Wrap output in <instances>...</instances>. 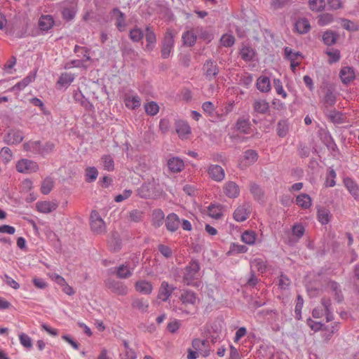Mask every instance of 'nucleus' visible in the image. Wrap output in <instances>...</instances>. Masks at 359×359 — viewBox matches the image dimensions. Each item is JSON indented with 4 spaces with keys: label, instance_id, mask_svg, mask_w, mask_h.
Returning <instances> with one entry per match:
<instances>
[{
    "label": "nucleus",
    "instance_id": "obj_49",
    "mask_svg": "<svg viewBox=\"0 0 359 359\" xmlns=\"http://www.w3.org/2000/svg\"><path fill=\"white\" fill-rule=\"evenodd\" d=\"M76 11L74 7L65 8L62 11V18L67 21L73 20L75 17Z\"/></svg>",
    "mask_w": 359,
    "mask_h": 359
},
{
    "label": "nucleus",
    "instance_id": "obj_13",
    "mask_svg": "<svg viewBox=\"0 0 359 359\" xmlns=\"http://www.w3.org/2000/svg\"><path fill=\"white\" fill-rule=\"evenodd\" d=\"M336 96L332 90L330 88L327 89L325 95L321 100V103L323 104V107L325 108V111L328 109V107H332L336 103Z\"/></svg>",
    "mask_w": 359,
    "mask_h": 359
},
{
    "label": "nucleus",
    "instance_id": "obj_23",
    "mask_svg": "<svg viewBox=\"0 0 359 359\" xmlns=\"http://www.w3.org/2000/svg\"><path fill=\"white\" fill-rule=\"evenodd\" d=\"M36 73L34 72H30L29 75H27L25 78H24L22 81L16 83L12 88V90H22L24 89L27 86H28L31 82H32L35 77H36Z\"/></svg>",
    "mask_w": 359,
    "mask_h": 359
},
{
    "label": "nucleus",
    "instance_id": "obj_26",
    "mask_svg": "<svg viewBox=\"0 0 359 359\" xmlns=\"http://www.w3.org/2000/svg\"><path fill=\"white\" fill-rule=\"evenodd\" d=\"M194 32L197 34V37L198 36L200 39L207 41L208 43L210 42L213 38V33L207 29H204L202 27H197L194 29Z\"/></svg>",
    "mask_w": 359,
    "mask_h": 359
},
{
    "label": "nucleus",
    "instance_id": "obj_47",
    "mask_svg": "<svg viewBox=\"0 0 359 359\" xmlns=\"http://www.w3.org/2000/svg\"><path fill=\"white\" fill-rule=\"evenodd\" d=\"M98 175V171L95 167H88L86 169V181L88 183L94 182Z\"/></svg>",
    "mask_w": 359,
    "mask_h": 359
},
{
    "label": "nucleus",
    "instance_id": "obj_22",
    "mask_svg": "<svg viewBox=\"0 0 359 359\" xmlns=\"http://www.w3.org/2000/svg\"><path fill=\"white\" fill-rule=\"evenodd\" d=\"M344 185L354 197L355 199L359 198V188L357 184L351 178L346 177L344 180Z\"/></svg>",
    "mask_w": 359,
    "mask_h": 359
},
{
    "label": "nucleus",
    "instance_id": "obj_21",
    "mask_svg": "<svg viewBox=\"0 0 359 359\" xmlns=\"http://www.w3.org/2000/svg\"><path fill=\"white\" fill-rule=\"evenodd\" d=\"M57 205L53 202L41 201L36 203V209L43 213H49L55 210Z\"/></svg>",
    "mask_w": 359,
    "mask_h": 359
},
{
    "label": "nucleus",
    "instance_id": "obj_44",
    "mask_svg": "<svg viewBox=\"0 0 359 359\" xmlns=\"http://www.w3.org/2000/svg\"><path fill=\"white\" fill-rule=\"evenodd\" d=\"M309 5L311 10L316 12H320L325 9V0H309Z\"/></svg>",
    "mask_w": 359,
    "mask_h": 359
},
{
    "label": "nucleus",
    "instance_id": "obj_19",
    "mask_svg": "<svg viewBox=\"0 0 359 359\" xmlns=\"http://www.w3.org/2000/svg\"><path fill=\"white\" fill-rule=\"evenodd\" d=\"M325 113L328 118L334 124H341L345 122L346 118L341 111L327 109V111H325Z\"/></svg>",
    "mask_w": 359,
    "mask_h": 359
},
{
    "label": "nucleus",
    "instance_id": "obj_31",
    "mask_svg": "<svg viewBox=\"0 0 359 359\" xmlns=\"http://www.w3.org/2000/svg\"><path fill=\"white\" fill-rule=\"evenodd\" d=\"M54 24V20L50 15H42L39 21V28L43 31L49 30Z\"/></svg>",
    "mask_w": 359,
    "mask_h": 359
},
{
    "label": "nucleus",
    "instance_id": "obj_5",
    "mask_svg": "<svg viewBox=\"0 0 359 359\" xmlns=\"http://www.w3.org/2000/svg\"><path fill=\"white\" fill-rule=\"evenodd\" d=\"M111 13L115 17V26L120 32L126 30L127 27L126 16L118 8H114Z\"/></svg>",
    "mask_w": 359,
    "mask_h": 359
},
{
    "label": "nucleus",
    "instance_id": "obj_25",
    "mask_svg": "<svg viewBox=\"0 0 359 359\" xmlns=\"http://www.w3.org/2000/svg\"><path fill=\"white\" fill-rule=\"evenodd\" d=\"M183 43L187 46H193L196 43L197 39V34L193 30L185 32L182 36Z\"/></svg>",
    "mask_w": 359,
    "mask_h": 359
},
{
    "label": "nucleus",
    "instance_id": "obj_63",
    "mask_svg": "<svg viewBox=\"0 0 359 359\" xmlns=\"http://www.w3.org/2000/svg\"><path fill=\"white\" fill-rule=\"evenodd\" d=\"M143 212L138 210H133L130 212V220L135 222H139L142 220Z\"/></svg>",
    "mask_w": 359,
    "mask_h": 359
},
{
    "label": "nucleus",
    "instance_id": "obj_48",
    "mask_svg": "<svg viewBox=\"0 0 359 359\" xmlns=\"http://www.w3.org/2000/svg\"><path fill=\"white\" fill-rule=\"evenodd\" d=\"M208 215L215 219H219L222 216V206L221 205H215L211 204L208 207Z\"/></svg>",
    "mask_w": 359,
    "mask_h": 359
},
{
    "label": "nucleus",
    "instance_id": "obj_2",
    "mask_svg": "<svg viewBox=\"0 0 359 359\" xmlns=\"http://www.w3.org/2000/svg\"><path fill=\"white\" fill-rule=\"evenodd\" d=\"M200 270V264L198 260L191 259L189 265L185 268L186 273L184 275V281L187 285H191L196 278V275Z\"/></svg>",
    "mask_w": 359,
    "mask_h": 359
},
{
    "label": "nucleus",
    "instance_id": "obj_51",
    "mask_svg": "<svg viewBox=\"0 0 359 359\" xmlns=\"http://www.w3.org/2000/svg\"><path fill=\"white\" fill-rule=\"evenodd\" d=\"M158 110H159V107L154 102H148L145 105V111H146L147 114L149 115L154 116L158 112Z\"/></svg>",
    "mask_w": 359,
    "mask_h": 359
},
{
    "label": "nucleus",
    "instance_id": "obj_46",
    "mask_svg": "<svg viewBox=\"0 0 359 359\" xmlns=\"http://www.w3.org/2000/svg\"><path fill=\"white\" fill-rule=\"evenodd\" d=\"M54 182L50 177H47L42 182L41 191V193L47 195L48 194L53 187Z\"/></svg>",
    "mask_w": 359,
    "mask_h": 359
},
{
    "label": "nucleus",
    "instance_id": "obj_15",
    "mask_svg": "<svg viewBox=\"0 0 359 359\" xmlns=\"http://www.w3.org/2000/svg\"><path fill=\"white\" fill-rule=\"evenodd\" d=\"M294 27L297 32L301 34H306L311 29L310 22L306 18L297 20L295 22Z\"/></svg>",
    "mask_w": 359,
    "mask_h": 359
},
{
    "label": "nucleus",
    "instance_id": "obj_53",
    "mask_svg": "<svg viewBox=\"0 0 359 359\" xmlns=\"http://www.w3.org/2000/svg\"><path fill=\"white\" fill-rule=\"evenodd\" d=\"M132 306L133 308L137 309L140 311L145 313L147 311L149 304L143 302L142 299H135L133 302Z\"/></svg>",
    "mask_w": 359,
    "mask_h": 359
},
{
    "label": "nucleus",
    "instance_id": "obj_30",
    "mask_svg": "<svg viewBox=\"0 0 359 359\" xmlns=\"http://www.w3.org/2000/svg\"><path fill=\"white\" fill-rule=\"evenodd\" d=\"M257 88L262 93H268L271 90V83L269 77L262 76L257 81Z\"/></svg>",
    "mask_w": 359,
    "mask_h": 359
},
{
    "label": "nucleus",
    "instance_id": "obj_55",
    "mask_svg": "<svg viewBox=\"0 0 359 359\" xmlns=\"http://www.w3.org/2000/svg\"><path fill=\"white\" fill-rule=\"evenodd\" d=\"M19 339L20 344L27 348H31L32 347V341L31 338L25 333L19 334Z\"/></svg>",
    "mask_w": 359,
    "mask_h": 359
},
{
    "label": "nucleus",
    "instance_id": "obj_37",
    "mask_svg": "<svg viewBox=\"0 0 359 359\" xmlns=\"http://www.w3.org/2000/svg\"><path fill=\"white\" fill-rule=\"evenodd\" d=\"M136 290L143 294H150L152 290V285L149 282L145 280L137 281L135 285Z\"/></svg>",
    "mask_w": 359,
    "mask_h": 359
},
{
    "label": "nucleus",
    "instance_id": "obj_61",
    "mask_svg": "<svg viewBox=\"0 0 359 359\" xmlns=\"http://www.w3.org/2000/svg\"><path fill=\"white\" fill-rule=\"evenodd\" d=\"M104 167L106 170L110 171L114 170V160L110 155H105L102 157Z\"/></svg>",
    "mask_w": 359,
    "mask_h": 359
},
{
    "label": "nucleus",
    "instance_id": "obj_62",
    "mask_svg": "<svg viewBox=\"0 0 359 359\" xmlns=\"http://www.w3.org/2000/svg\"><path fill=\"white\" fill-rule=\"evenodd\" d=\"M235 39L231 35H223L221 38V43L225 47H231L233 45Z\"/></svg>",
    "mask_w": 359,
    "mask_h": 359
},
{
    "label": "nucleus",
    "instance_id": "obj_54",
    "mask_svg": "<svg viewBox=\"0 0 359 359\" xmlns=\"http://www.w3.org/2000/svg\"><path fill=\"white\" fill-rule=\"evenodd\" d=\"M244 158L250 163H253L257 160L258 154L255 150L248 149L245 151Z\"/></svg>",
    "mask_w": 359,
    "mask_h": 359
},
{
    "label": "nucleus",
    "instance_id": "obj_36",
    "mask_svg": "<svg viewBox=\"0 0 359 359\" xmlns=\"http://www.w3.org/2000/svg\"><path fill=\"white\" fill-rule=\"evenodd\" d=\"M296 203L302 208L307 209L311 205V198L306 194H302L297 196Z\"/></svg>",
    "mask_w": 359,
    "mask_h": 359
},
{
    "label": "nucleus",
    "instance_id": "obj_16",
    "mask_svg": "<svg viewBox=\"0 0 359 359\" xmlns=\"http://www.w3.org/2000/svg\"><path fill=\"white\" fill-rule=\"evenodd\" d=\"M23 148L27 151H31L35 154L42 155V145L41 141H29L23 144Z\"/></svg>",
    "mask_w": 359,
    "mask_h": 359
},
{
    "label": "nucleus",
    "instance_id": "obj_14",
    "mask_svg": "<svg viewBox=\"0 0 359 359\" xmlns=\"http://www.w3.org/2000/svg\"><path fill=\"white\" fill-rule=\"evenodd\" d=\"M180 225V219L175 213L169 214L165 219V226L170 231H175Z\"/></svg>",
    "mask_w": 359,
    "mask_h": 359
},
{
    "label": "nucleus",
    "instance_id": "obj_35",
    "mask_svg": "<svg viewBox=\"0 0 359 359\" xmlns=\"http://www.w3.org/2000/svg\"><path fill=\"white\" fill-rule=\"evenodd\" d=\"M122 55L124 57L130 60H135L138 57V53L129 44H124L121 48Z\"/></svg>",
    "mask_w": 359,
    "mask_h": 359
},
{
    "label": "nucleus",
    "instance_id": "obj_12",
    "mask_svg": "<svg viewBox=\"0 0 359 359\" xmlns=\"http://www.w3.org/2000/svg\"><path fill=\"white\" fill-rule=\"evenodd\" d=\"M175 289V287L169 285L168 282L163 281L161 285L158 297L161 299L163 302H166Z\"/></svg>",
    "mask_w": 359,
    "mask_h": 359
},
{
    "label": "nucleus",
    "instance_id": "obj_20",
    "mask_svg": "<svg viewBox=\"0 0 359 359\" xmlns=\"http://www.w3.org/2000/svg\"><path fill=\"white\" fill-rule=\"evenodd\" d=\"M184 166L183 161L178 157H173L168 161V167L173 172H180Z\"/></svg>",
    "mask_w": 359,
    "mask_h": 359
},
{
    "label": "nucleus",
    "instance_id": "obj_32",
    "mask_svg": "<svg viewBox=\"0 0 359 359\" xmlns=\"http://www.w3.org/2000/svg\"><path fill=\"white\" fill-rule=\"evenodd\" d=\"M339 38V34L334 31L327 30L323 35V41L327 46L334 45Z\"/></svg>",
    "mask_w": 359,
    "mask_h": 359
},
{
    "label": "nucleus",
    "instance_id": "obj_60",
    "mask_svg": "<svg viewBox=\"0 0 359 359\" xmlns=\"http://www.w3.org/2000/svg\"><path fill=\"white\" fill-rule=\"evenodd\" d=\"M126 105L131 109H135L140 106V99L138 96H134L132 99H127L126 100Z\"/></svg>",
    "mask_w": 359,
    "mask_h": 359
},
{
    "label": "nucleus",
    "instance_id": "obj_57",
    "mask_svg": "<svg viewBox=\"0 0 359 359\" xmlns=\"http://www.w3.org/2000/svg\"><path fill=\"white\" fill-rule=\"evenodd\" d=\"M332 20H333L332 15H331L330 13H324L319 16L318 23L320 26H324L325 25H327V24L332 22Z\"/></svg>",
    "mask_w": 359,
    "mask_h": 359
},
{
    "label": "nucleus",
    "instance_id": "obj_24",
    "mask_svg": "<svg viewBox=\"0 0 359 359\" xmlns=\"http://www.w3.org/2000/svg\"><path fill=\"white\" fill-rule=\"evenodd\" d=\"M176 132L179 137L184 138L187 135L191 133V129L188 123L183 121H177L175 123Z\"/></svg>",
    "mask_w": 359,
    "mask_h": 359
},
{
    "label": "nucleus",
    "instance_id": "obj_52",
    "mask_svg": "<svg viewBox=\"0 0 359 359\" xmlns=\"http://www.w3.org/2000/svg\"><path fill=\"white\" fill-rule=\"evenodd\" d=\"M248 250V248L244 245H238L236 243H232L230 247V250L228 252V254H233V253H244L246 252Z\"/></svg>",
    "mask_w": 359,
    "mask_h": 359
},
{
    "label": "nucleus",
    "instance_id": "obj_42",
    "mask_svg": "<svg viewBox=\"0 0 359 359\" xmlns=\"http://www.w3.org/2000/svg\"><path fill=\"white\" fill-rule=\"evenodd\" d=\"M180 299L183 304H194L196 301V294L191 291H186L181 294Z\"/></svg>",
    "mask_w": 359,
    "mask_h": 359
},
{
    "label": "nucleus",
    "instance_id": "obj_28",
    "mask_svg": "<svg viewBox=\"0 0 359 359\" xmlns=\"http://www.w3.org/2000/svg\"><path fill=\"white\" fill-rule=\"evenodd\" d=\"M340 78L344 83L351 82L355 78L354 72L349 67H344L340 71Z\"/></svg>",
    "mask_w": 359,
    "mask_h": 359
},
{
    "label": "nucleus",
    "instance_id": "obj_34",
    "mask_svg": "<svg viewBox=\"0 0 359 359\" xmlns=\"http://www.w3.org/2000/svg\"><path fill=\"white\" fill-rule=\"evenodd\" d=\"M318 221L322 224H327L330 221L331 214L328 209L325 208H320L317 212Z\"/></svg>",
    "mask_w": 359,
    "mask_h": 359
},
{
    "label": "nucleus",
    "instance_id": "obj_8",
    "mask_svg": "<svg viewBox=\"0 0 359 359\" xmlns=\"http://www.w3.org/2000/svg\"><path fill=\"white\" fill-rule=\"evenodd\" d=\"M250 213V205L248 203H245L235 210L233 218L237 222H243L248 219Z\"/></svg>",
    "mask_w": 359,
    "mask_h": 359
},
{
    "label": "nucleus",
    "instance_id": "obj_64",
    "mask_svg": "<svg viewBox=\"0 0 359 359\" xmlns=\"http://www.w3.org/2000/svg\"><path fill=\"white\" fill-rule=\"evenodd\" d=\"M138 194L141 198H147L151 196V193L147 184H143L138 189Z\"/></svg>",
    "mask_w": 359,
    "mask_h": 359
},
{
    "label": "nucleus",
    "instance_id": "obj_45",
    "mask_svg": "<svg viewBox=\"0 0 359 359\" xmlns=\"http://www.w3.org/2000/svg\"><path fill=\"white\" fill-rule=\"evenodd\" d=\"M250 193L257 200H262L264 197V191L262 188L255 183H251L250 187Z\"/></svg>",
    "mask_w": 359,
    "mask_h": 359
},
{
    "label": "nucleus",
    "instance_id": "obj_50",
    "mask_svg": "<svg viewBox=\"0 0 359 359\" xmlns=\"http://www.w3.org/2000/svg\"><path fill=\"white\" fill-rule=\"evenodd\" d=\"M304 304V299L302 297L300 294H298L297 297V304L295 306L294 313H295V318L297 320H300L302 318V309Z\"/></svg>",
    "mask_w": 359,
    "mask_h": 359
},
{
    "label": "nucleus",
    "instance_id": "obj_39",
    "mask_svg": "<svg viewBox=\"0 0 359 359\" xmlns=\"http://www.w3.org/2000/svg\"><path fill=\"white\" fill-rule=\"evenodd\" d=\"M269 108V104L264 100H256L254 102V109L257 113L265 114L268 111Z\"/></svg>",
    "mask_w": 359,
    "mask_h": 359
},
{
    "label": "nucleus",
    "instance_id": "obj_7",
    "mask_svg": "<svg viewBox=\"0 0 359 359\" xmlns=\"http://www.w3.org/2000/svg\"><path fill=\"white\" fill-rule=\"evenodd\" d=\"M144 33L147 41L145 49L147 50H152L156 43V35L153 27L151 25H147L145 27Z\"/></svg>",
    "mask_w": 359,
    "mask_h": 359
},
{
    "label": "nucleus",
    "instance_id": "obj_41",
    "mask_svg": "<svg viewBox=\"0 0 359 359\" xmlns=\"http://www.w3.org/2000/svg\"><path fill=\"white\" fill-rule=\"evenodd\" d=\"M90 228L92 231L97 234L104 233L106 229L104 222L102 220L91 221Z\"/></svg>",
    "mask_w": 359,
    "mask_h": 359
},
{
    "label": "nucleus",
    "instance_id": "obj_1",
    "mask_svg": "<svg viewBox=\"0 0 359 359\" xmlns=\"http://www.w3.org/2000/svg\"><path fill=\"white\" fill-rule=\"evenodd\" d=\"M174 32L170 29H167L161 42V53L163 59L170 57V53L174 47Z\"/></svg>",
    "mask_w": 359,
    "mask_h": 359
},
{
    "label": "nucleus",
    "instance_id": "obj_59",
    "mask_svg": "<svg viewBox=\"0 0 359 359\" xmlns=\"http://www.w3.org/2000/svg\"><path fill=\"white\" fill-rule=\"evenodd\" d=\"M273 86H274V88H275L276 90V93L278 95H282V97L283 98H285L287 97V93L284 90L283 85H282V83H281L280 79H275L273 80Z\"/></svg>",
    "mask_w": 359,
    "mask_h": 359
},
{
    "label": "nucleus",
    "instance_id": "obj_27",
    "mask_svg": "<svg viewBox=\"0 0 359 359\" xmlns=\"http://www.w3.org/2000/svg\"><path fill=\"white\" fill-rule=\"evenodd\" d=\"M241 58L246 62L254 60L256 55L255 50L249 46H244L240 50Z\"/></svg>",
    "mask_w": 359,
    "mask_h": 359
},
{
    "label": "nucleus",
    "instance_id": "obj_40",
    "mask_svg": "<svg viewBox=\"0 0 359 359\" xmlns=\"http://www.w3.org/2000/svg\"><path fill=\"white\" fill-rule=\"evenodd\" d=\"M164 217V213L161 210L156 209L154 210L152 214L153 224L156 227L161 226L163 223Z\"/></svg>",
    "mask_w": 359,
    "mask_h": 359
},
{
    "label": "nucleus",
    "instance_id": "obj_43",
    "mask_svg": "<svg viewBox=\"0 0 359 359\" xmlns=\"http://www.w3.org/2000/svg\"><path fill=\"white\" fill-rule=\"evenodd\" d=\"M257 238V234L253 231H245L241 236L242 241L248 245H252L255 243Z\"/></svg>",
    "mask_w": 359,
    "mask_h": 359
},
{
    "label": "nucleus",
    "instance_id": "obj_29",
    "mask_svg": "<svg viewBox=\"0 0 359 359\" xmlns=\"http://www.w3.org/2000/svg\"><path fill=\"white\" fill-rule=\"evenodd\" d=\"M128 36L133 42L137 43L142 40L144 33L141 28L135 25L130 30Z\"/></svg>",
    "mask_w": 359,
    "mask_h": 359
},
{
    "label": "nucleus",
    "instance_id": "obj_17",
    "mask_svg": "<svg viewBox=\"0 0 359 359\" xmlns=\"http://www.w3.org/2000/svg\"><path fill=\"white\" fill-rule=\"evenodd\" d=\"M224 194L229 198H236L239 195V187L233 182H228L224 187Z\"/></svg>",
    "mask_w": 359,
    "mask_h": 359
},
{
    "label": "nucleus",
    "instance_id": "obj_10",
    "mask_svg": "<svg viewBox=\"0 0 359 359\" xmlns=\"http://www.w3.org/2000/svg\"><path fill=\"white\" fill-rule=\"evenodd\" d=\"M209 176L214 180L220 182L224 178V170L219 165H211L208 169Z\"/></svg>",
    "mask_w": 359,
    "mask_h": 359
},
{
    "label": "nucleus",
    "instance_id": "obj_56",
    "mask_svg": "<svg viewBox=\"0 0 359 359\" xmlns=\"http://www.w3.org/2000/svg\"><path fill=\"white\" fill-rule=\"evenodd\" d=\"M341 26L344 29L348 31L354 32L358 29V25L347 19H341Z\"/></svg>",
    "mask_w": 359,
    "mask_h": 359
},
{
    "label": "nucleus",
    "instance_id": "obj_4",
    "mask_svg": "<svg viewBox=\"0 0 359 359\" xmlns=\"http://www.w3.org/2000/svg\"><path fill=\"white\" fill-rule=\"evenodd\" d=\"M23 139V133L18 129H11L4 137V141L7 144H19Z\"/></svg>",
    "mask_w": 359,
    "mask_h": 359
},
{
    "label": "nucleus",
    "instance_id": "obj_58",
    "mask_svg": "<svg viewBox=\"0 0 359 359\" xmlns=\"http://www.w3.org/2000/svg\"><path fill=\"white\" fill-rule=\"evenodd\" d=\"M111 247L114 252H117L121 248V241L116 233H114L112 236Z\"/></svg>",
    "mask_w": 359,
    "mask_h": 359
},
{
    "label": "nucleus",
    "instance_id": "obj_9",
    "mask_svg": "<svg viewBox=\"0 0 359 359\" xmlns=\"http://www.w3.org/2000/svg\"><path fill=\"white\" fill-rule=\"evenodd\" d=\"M106 285L111 292L118 294L123 295L127 292V287L118 280L108 279L106 282Z\"/></svg>",
    "mask_w": 359,
    "mask_h": 359
},
{
    "label": "nucleus",
    "instance_id": "obj_18",
    "mask_svg": "<svg viewBox=\"0 0 359 359\" xmlns=\"http://www.w3.org/2000/svg\"><path fill=\"white\" fill-rule=\"evenodd\" d=\"M134 268H130L128 264H123L115 269V273L118 278L126 279L132 276V271Z\"/></svg>",
    "mask_w": 359,
    "mask_h": 359
},
{
    "label": "nucleus",
    "instance_id": "obj_11",
    "mask_svg": "<svg viewBox=\"0 0 359 359\" xmlns=\"http://www.w3.org/2000/svg\"><path fill=\"white\" fill-rule=\"evenodd\" d=\"M327 287L331 290L334 299L338 303H341L344 301V295L339 283L334 280H330L327 283Z\"/></svg>",
    "mask_w": 359,
    "mask_h": 359
},
{
    "label": "nucleus",
    "instance_id": "obj_38",
    "mask_svg": "<svg viewBox=\"0 0 359 359\" xmlns=\"http://www.w3.org/2000/svg\"><path fill=\"white\" fill-rule=\"evenodd\" d=\"M289 130V123L287 120H280L277 124V134L280 137H285Z\"/></svg>",
    "mask_w": 359,
    "mask_h": 359
},
{
    "label": "nucleus",
    "instance_id": "obj_6",
    "mask_svg": "<svg viewBox=\"0 0 359 359\" xmlns=\"http://www.w3.org/2000/svg\"><path fill=\"white\" fill-rule=\"evenodd\" d=\"M16 169L19 172H32L37 171L39 166L32 161L22 159L17 163Z\"/></svg>",
    "mask_w": 359,
    "mask_h": 359
},
{
    "label": "nucleus",
    "instance_id": "obj_3",
    "mask_svg": "<svg viewBox=\"0 0 359 359\" xmlns=\"http://www.w3.org/2000/svg\"><path fill=\"white\" fill-rule=\"evenodd\" d=\"M203 74L208 81L216 78L219 70L215 61L209 59L205 61L203 67Z\"/></svg>",
    "mask_w": 359,
    "mask_h": 359
},
{
    "label": "nucleus",
    "instance_id": "obj_33",
    "mask_svg": "<svg viewBox=\"0 0 359 359\" xmlns=\"http://www.w3.org/2000/svg\"><path fill=\"white\" fill-rule=\"evenodd\" d=\"M250 122L249 118H239L236 123V128L238 130L243 132L245 134H248L250 129Z\"/></svg>",
    "mask_w": 359,
    "mask_h": 359
}]
</instances>
